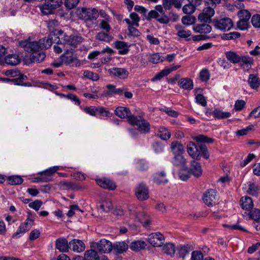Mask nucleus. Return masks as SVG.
<instances>
[{
    "mask_svg": "<svg viewBox=\"0 0 260 260\" xmlns=\"http://www.w3.org/2000/svg\"><path fill=\"white\" fill-rule=\"evenodd\" d=\"M58 25V21L56 20L50 21L48 23L49 30L54 32V35L56 36L59 41L62 42L66 48L75 50L77 45L81 43L83 38L81 36L77 35L68 36L61 29H54L53 26Z\"/></svg>",
    "mask_w": 260,
    "mask_h": 260,
    "instance_id": "nucleus-1",
    "label": "nucleus"
},
{
    "mask_svg": "<svg viewBox=\"0 0 260 260\" xmlns=\"http://www.w3.org/2000/svg\"><path fill=\"white\" fill-rule=\"evenodd\" d=\"M76 13L79 19L86 22L95 21L99 17L98 11L95 8L79 7Z\"/></svg>",
    "mask_w": 260,
    "mask_h": 260,
    "instance_id": "nucleus-2",
    "label": "nucleus"
},
{
    "mask_svg": "<svg viewBox=\"0 0 260 260\" xmlns=\"http://www.w3.org/2000/svg\"><path fill=\"white\" fill-rule=\"evenodd\" d=\"M129 123L136 125L138 129L142 133L146 134L150 132L149 123L141 116H134L129 119Z\"/></svg>",
    "mask_w": 260,
    "mask_h": 260,
    "instance_id": "nucleus-3",
    "label": "nucleus"
},
{
    "mask_svg": "<svg viewBox=\"0 0 260 260\" xmlns=\"http://www.w3.org/2000/svg\"><path fill=\"white\" fill-rule=\"evenodd\" d=\"M212 23L215 28L223 31L229 30L233 26V21L227 17L215 18Z\"/></svg>",
    "mask_w": 260,
    "mask_h": 260,
    "instance_id": "nucleus-4",
    "label": "nucleus"
},
{
    "mask_svg": "<svg viewBox=\"0 0 260 260\" xmlns=\"http://www.w3.org/2000/svg\"><path fill=\"white\" fill-rule=\"evenodd\" d=\"M75 50H73L71 52H68L67 53L62 54L60 57V60L62 62L68 66L70 67H79L81 64L80 60H79L77 56L74 55L73 54L75 53Z\"/></svg>",
    "mask_w": 260,
    "mask_h": 260,
    "instance_id": "nucleus-5",
    "label": "nucleus"
},
{
    "mask_svg": "<svg viewBox=\"0 0 260 260\" xmlns=\"http://www.w3.org/2000/svg\"><path fill=\"white\" fill-rule=\"evenodd\" d=\"M46 3L41 7V12L44 15L53 13L56 8L59 7L62 3V0H45Z\"/></svg>",
    "mask_w": 260,
    "mask_h": 260,
    "instance_id": "nucleus-6",
    "label": "nucleus"
},
{
    "mask_svg": "<svg viewBox=\"0 0 260 260\" xmlns=\"http://www.w3.org/2000/svg\"><path fill=\"white\" fill-rule=\"evenodd\" d=\"M34 224V220L27 218L23 223L20 225L16 232L13 234V238L18 239L20 238L22 234L28 231Z\"/></svg>",
    "mask_w": 260,
    "mask_h": 260,
    "instance_id": "nucleus-7",
    "label": "nucleus"
},
{
    "mask_svg": "<svg viewBox=\"0 0 260 260\" xmlns=\"http://www.w3.org/2000/svg\"><path fill=\"white\" fill-rule=\"evenodd\" d=\"M203 200L208 206H213L217 201V192L212 189L207 190L203 194Z\"/></svg>",
    "mask_w": 260,
    "mask_h": 260,
    "instance_id": "nucleus-8",
    "label": "nucleus"
},
{
    "mask_svg": "<svg viewBox=\"0 0 260 260\" xmlns=\"http://www.w3.org/2000/svg\"><path fill=\"white\" fill-rule=\"evenodd\" d=\"M21 47L24 48V50L27 52H30L31 54L39 52L41 49L39 42L29 41L25 40L20 42Z\"/></svg>",
    "mask_w": 260,
    "mask_h": 260,
    "instance_id": "nucleus-9",
    "label": "nucleus"
},
{
    "mask_svg": "<svg viewBox=\"0 0 260 260\" xmlns=\"http://www.w3.org/2000/svg\"><path fill=\"white\" fill-rule=\"evenodd\" d=\"M27 77L26 76L21 74L19 75L18 77L10 79L9 78H1V81L11 83L14 85H21L23 86H30L31 84L29 82H23L27 80Z\"/></svg>",
    "mask_w": 260,
    "mask_h": 260,
    "instance_id": "nucleus-10",
    "label": "nucleus"
},
{
    "mask_svg": "<svg viewBox=\"0 0 260 260\" xmlns=\"http://www.w3.org/2000/svg\"><path fill=\"white\" fill-rule=\"evenodd\" d=\"M148 241L153 246L160 247L163 244L165 238L160 233L157 232L150 234L148 237Z\"/></svg>",
    "mask_w": 260,
    "mask_h": 260,
    "instance_id": "nucleus-11",
    "label": "nucleus"
},
{
    "mask_svg": "<svg viewBox=\"0 0 260 260\" xmlns=\"http://www.w3.org/2000/svg\"><path fill=\"white\" fill-rule=\"evenodd\" d=\"M95 245V248L101 253H109L113 249L112 243L105 239H101L100 241L96 242Z\"/></svg>",
    "mask_w": 260,
    "mask_h": 260,
    "instance_id": "nucleus-12",
    "label": "nucleus"
},
{
    "mask_svg": "<svg viewBox=\"0 0 260 260\" xmlns=\"http://www.w3.org/2000/svg\"><path fill=\"white\" fill-rule=\"evenodd\" d=\"M187 151L193 160H199L201 159L199 144L197 145L194 142H189L187 145Z\"/></svg>",
    "mask_w": 260,
    "mask_h": 260,
    "instance_id": "nucleus-13",
    "label": "nucleus"
},
{
    "mask_svg": "<svg viewBox=\"0 0 260 260\" xmlns=\"http://www.w3.org/2000/svg\"><path fill=\"white\" fill-rule=\"evenodd\" d=\"M135 194L139 200L144 201L149 198L148 189L144 183H140L138 185L135 191Z\"/></svg>",
    "mask_w": 260,
    "mask_h": 260,
    "instance_id": "nucleus-14",
    "label": "nucleus"
},
{
    "mask_svg": "<svg viewBox=\"0 0 260 260\" xmlns=\"http://www.w3.org/2000/svg\"><path fill=\"white\" fill-rule=\"evenodd\" d=\"M190 174L196 178L201 177L203 174L201 165L197 160H192L190 162V167L188 168Z\"/></svg>",
    "mask_w": 260,
    "mask_h": 260,
    "instance_id": "nucleus-15",
    "label": "nucleus"
},
{
    "mask_svg": "<svg viewBox=\"0 0 260 260\" xmlns=\"http://www.w3.org/2000/svg\"><path fill=\"white\" fill-rule=\"evenodd\" d=\"M108 71L111 76L122 80L126 79L129 75L128 71L124 68L114 67L110 69Z\"/></svg>",
    "mask_w": 260,
    "mask_h": 260,
    "instance_id": "nucleus-16",
    "label": "nucleus"
},
{
    "mask_svg": "<svg viewBox=\"0 0 260 260\" xmlns=\"http://www.w3.org/2000/svg\"><path fill=\"white\" fill-rule=\"evenodd\" d=\"M151 18L155 19L158 22L161 24H168L170 22V18L167 15L159 17L158 13L155 10H151L148 13L146 19L149 21Z\"/></svg>",
    "mask_w": 260,
    "mask_h": 260,
    "instance_id": "nucleus-17",
    "label": "nucleus"
},
{
    "mask_svg": "<svg viewBox=\"0 0 260 260\" xmlns=\"http://www.w3.org/2000/svg\"><path fill=\"white\" fill-rule=\"evenodd\" d=\"M115 114L120 118H127L129 122V119L135 116L131 113L128 108L123 107H117L115 110Z\"/></svg>",
    "mask_w": 260,
    "mask_h": 260,
    "instance_id": "nucleus-18",
    "label": "nucleus"
},
{
    "mask_svg": "<svg viewBox=\"0 0 260 260\" xmlns=\"http://www.w3.org/2000/svg\"><path fill=\"white\" fill-rule=\"evenodd\" d=\"M70 248L74 251L81 252L85 249V244L81 240L73 239L69 242Z\"/></svg>",
    "mask_w": 260,
    "mask_h": 260,
    "instance_id": "nucleus-19",
    "label": "nucleus"
},
{
    "mask_svg": "<svg viewBox=\"0 0 260 260\" xmlns=\"http://www.w3.org/2000/svg\"><path fill=\"white\" fill-rule=\"evenodd\" d=\"M55 247L60 252H66L70 248V244L65 238H58L56 240Z\"/></svg>",
    "mask_w": 260,
    "mask_h": 260,
    "instance_id": "nucleus-20",
    "label": "nucleus"
},
{
    "mask_svg": "<svg viewBox=\"0 0 260 260\" xmlns=\"http://www.w3.org/2000/svg\"><path fill=\"white\" fill-rule=\"evenodd\" d=\"M184 0H162V6L166 10H170L174 6L177 9L181 8Z\"/></svg>",
    "mask_w": 260,
    "mask_h": 260,
    "instance_id": "nucleus-21",
    "label": "nucleus"
},
{
    "mask_svg": "<svg viewBox=\"0 0 260 260\" xmlns=\"http://www.w3.org/2000/svg\"><path fill=\"white\" fill-rule=\"evenodd\" d=\"M97 184L101 187L105 189L114 190L116 188V184L111 180L107 179H96Z\"/></svg>",
    "mask_w": 260,
    "mask_h": 260,
    "instance_id": "nucleus-22",
    "label": "nucleus"
},
{
    "mask_svg": "<svg viewBox=\"0 0 260 260\" xmlns=\"http://www.w3.org/2000/svg\"><path fill=\"white\" fill-rule=\"evenodd\" d=\"M207 23H202V24H197L193 26V29L196 32L200 34L209 33L212 30V27Z\"/></svg>",
    "mask_w": 260,
    "mask_h": 260,
    "instance_id": "nucleus-23",
    "label": "nucleus"
},
{
    "mask_svg": "<svg viewBox=\"0 0 260 260\" xmlns=\"http://www.w3.org/2000/svg\"><path fill=\"white\" fill-rule=\"evenodd\" d=\"M115 47L119 50L118 54L121 55L126 54L129 51V46L123 41H117L115 42Z\"/></svg>",
    "mask_w": 260,
    "mask_h": 260,
    "instance_id": "nucleus-24",
    "label": "nucleus"
},
{
    "mask_svg": "<svg viewBox=\"0 0 260 260\" xmlns=\"http://www.w3.org/2000/svg\"><path fill=\"white\" fill-rule=\"evenodd\" d=\"M153 180L157 184H165L168 181L166 177V174L164 171H160L154 174Z\"/></svg>",
    "mask_w": 260,
    "mask_h": 260,
    "instance_id": "nucleus-25",
    "label": "nucleus"
},
{
    "mask_svg": "<svg viewBox=\"0 0 260 260\" xmlns=\"http://www.w3.org/2000/svg\"><path fill=\"white\" fill-rule=\"evenodd\" d=\"M21 61V58L16 54H9L5 58V62L11 66L18 64Z\"/></svg>",
    "mask_w": 260,
    "mask_h": 260,
    "instance_id": "nucleus-26",
    "label": "nucleus"
},
{
    "mask_svg": "<svg viewBox=\"0 0 260 260\" xmlns=\"http://www.w3.org/2000/svg\"><path fill=\"white\" fill-rule=\"evenodd\" d=\"M40 50L39 52L34 53L30 55V60L31 62L40 63L46 57L45 53Z\"/></svg>",
    "mask_w": 260,
    "mask_h": 260,
    "instance_id": "nucleus-27",
    "label": "nucleus"
},
{
    "mask_svg": "<svg viewBox=\"0 0 260 260\" xmlns=\"http://www.w3.org/2000/svg\"><path fill=\"white\" fill-rule=\"evenodd\" d=\"M178 85L185 90H191L193 88V84L190 79L184 78L179 81Z\"/></svg>",
    "mask_w": 260,
    "mask_h": 260,
    "instance_id": "nucleus-28",
    "label": "nucleus"
},
{
    "mask_svg": "<svg viewBox=\"0 0 260 260\" xmlns=\"http://www.w3.org/2000/svg\"><path fill=\"white\" fill-rule=\"evenodd\" d=\"M146 246V244L144 241L137 240L133 241L129 245V248L132 250L137 252L145 249Z\"/></svg>",
    "mask_w": 260,
    "mask_h": 260,
    "instance_id": "nucleus-29",
    "label": "nucleus"
},
{
    "mask_svg": "<svg viewBox=\"0 0 260 260\" xmlns=\"http://www.w3.org/2000/svg\"><path fill=\"white\" fill-rule=\"evenodd\" d=\"M128 245L124 242H116L113 245L114 251L118 253H122L128 249Z\"/></svg>",
    "mask_w": 260,
    "mask_h": 260,
    "instance_id": "nucleus-30",
    "label": "nucleus"
},
{
    "mask_svg": "<svg viewBox=\"0 0 260 260\" xmlns=\"http://www.w3.org/2000/svg\"><path fill=\"white\" fill-rule=\"evenodd\" d=\"M101 15L103 17L105 18L104 20H102L100 23V27L107 31V32H110V31L111 29V27L109 24V16L106 14L105 13H104L103 14L101 13Z\"/></svg>",
    "mask_w": 260,
    "mask_h": 260,
    "instance_id": "nucleus-31",
    "label": "nucleus"
},
{
    "mask_svg": "<svg viewBox=\"0 0 260 260\" xmlns=\"http://www.w3.org/2000/svg\"><path fill=\"white\" fill-rule=\"evenodd\" d=\"M248 83L252 89H256L260 85V80L257 75L250 74L248 79Z\"/></svg>",
    "mask_w": 260,
    "mask_h": 260,
    "instance_id": "nucleus-32",
    "label": "nucleus"
},
{
    "mask_svg": "<svg viewBox=\"0 0 260 260\" xmlns=\"http://www.w3.org/2000/svg\"><path fill=\"white\" fill-rule=\"evenodd\" d=\"M192 250V247L191 245L186 244L181 245L178 249V254L179 257L184 258L185 256L189 253V252Z\"/></svg>",
    "mask_w": 260,
    "mask_h": 260,
    "instance_id": "nucleus-33",
    "label": "nucleus"
},
{
    "mask_svg": "<svg viewBox=\"0 0 260 260\" xmlns=\"http://www.w3.org/2000/svg\"><path fill=\"white\" fill-rule=\"evenodd\" d=\"M172 162L174 166L182 167L186 166V159L180 154L175 155L172 158Z\"/></svg>",
    "mask_w": 260,
    "mask_h": 260,
    "instance_id": "nucleus-34",
    "label": "nucleus"
},
{
    "mask_svg": "<svg viewBox=\"0 0 260 260\" xmlns=\"http://www.w3.org/2000/svg\"><path fill=\"white\" fill-rule=\"evenodd\" d=\"M225 55L227 59L233 63L240 62V56L234 51H227L225 52Z\"/></svg>",
    "mask_w": 260,
    "mask_h": 260,
    "instance_id": "nucleus-35",
    "label": "nucleus"
},
{
    "mask_svg": "<svg viewBox=\"0 0 260 260\" xmlns=\"http://www.w3.org/2000/svg\"><path fill=\"white\" fill-rule=\"evenodd\" d=\"M95 39L100 41L109 42L113 39V37L110 35L109 32L102 31L96 35Z\"/></svg>",
    "mask_w": 260,
    "mask_h": 260,
    "instance_id": "nucleus-36",
    "label": "nucleus"
},
{
    "mask_svg": "<svg viewBox=\"0 0 260 260\" xmlns=\"http://www.w3.org/2000/svg\"><path fill=\"white\" fill-rule=\"evenodd\" d=\"M171 149L173 153L175 155L180 154L184 151L183 146L177 141H173L171 145Z\"/></svg>",
    "mask_w": 260,
    "mask_h": 260,
    "instance_id": "nucleus-37",
    "label": "nucleus"
},
{
    "mask_svg": "<svg viewBox=\"0 0 260 260\" xmlns=\"http://www.w3.org/2000/svg\"><path fill=\"white\" fill-rule=\"evenodd\" d=\"M129 17L132 20H130L128 18H125L124 21L127 24H132L134 25L135 26L138 27L139 26V21L140 20V18L138 16V15L136 13H132L129 15Z\"/></svg>",
    "mask_w": 260,
    "mask_h": 260,
    "instance_id": "nucleus-38",
    "label": "nucleus"
},
{
    "mask_svg": "<svg viewBox=\"0 0 260 260\" xmlns=\"http://www.w3.org/2000/svg\"><path fill=\"white\" fill-rule=\"evenodd\" d=\"M213 115L215 118L220 119L229 118L231 116V114L229 112H223L219 109H215L213 111Z\"/></svg>",
    "mask_w": 260,
    "mask_h": 260,
    "instance_id": "nucleus-39",
    "label": "nucleus"
},
{
    "mask_svg": "<svg viewBox=\"0 0 260 260\" xmlns=\"http://www.w3.org/2000/svg\"><path fill=\"white\" fill-rule=\"evenodd\" d=\"M241 202V206L243 209L249 210L253 206L252 199L249 197L242 198Z\"/></svg>",
    "mask_w": 260,
    "mask_h": 260,
    "instance_id": "nucleus-40",
    "label": "nucleus"
},
{
    "mask_svg": "<svg viewBox=\"0 0 260 260\" xmlns=\"http://www.w3.org/2000/svg\"><path fill=\"white\" fill-rule=\"evenodd\" d=\"M51 35L49 37L40 39L39 42L42 50L46 49L51 47L53 43L52 37H51Z\"/></svg>",
    "mask_w": 260,
    "mask_h": 260,
    "instance_id": "nucleus-41",
    "label": "nucleus"
},
{
    "mask_svg": "<svg viewBox=\"0 0 260 260\" xmlns=\"http://www.w3.org/2000/svg\"><path fill=\"white\" fill-rule=\"evenodd\" d=\"M7 180L8 184L12 185H20L23 182V179L21 177L18 175L9 176L7 178Z\"/></svg>",
    "mask_w": 260,
    "mask_h": 260,
    "instance_id": "nucleus-42",
    "label": "nucleus"
},
{
    "mask_svg": "<svg viewBox=\"0 0 260 260\" xmlns=\"http://www.w3.org/2000/svg\"><path fill=\"white\" fill-rule=\"evenodd\" d=\"M157 136L163 140H167L171 137V133L165 127H160Z\"/></svg>",
    "mask_w": 260,
    "mask_h": 260,
    "instance_id": "nucleus-43",
    "label": "nucleus"
},
{
    "mask_svg": "<svg viewBox=\"0 0 260 260\" xmlns=\"http://www.w3.org/2000/svg\"><path fill=\"white\" fill-rule=\"evenodd\" d=\"M247 192L251 196H257L260 193V187L255 183H250Z\"/></svg>",
    "mask_w": 260,
    "mask_h": 260,
    "instance_id": "nucleus-44",
    "label": "nucleus"
},
{
    "mask_svg": "<svg viewBox=\"0 0 260 260\" xmlns=\"http://www.w3.org/2000/svg\"><path fill=\"white\" fill-rule=\"evenodd\" d=\"M84 255L85 260H100L97 252L93 249L86 250Z\"/></svg>",
    "mask_w": 260,
    "mask_h": 260,
    "instance_id": "nucleus-45",
    "label": "nucleus"
},
{
    "mask_svg": "<svg viewBox=\"0 0 260 260\" xmlns=\"http://www.w3.org/2000/svg\"><path fill=\"white\" fill-rule=\"evenodd\" d=\"M53 49L54 52L57 53H60L62 51L64 52L63 53H67L68 52H71L73 51V50L72 49L69 50L68 49L66 48L64 46V44L62 42H60V41H59V40L57 42V45L54 46Z\"/></svg>",
    "mask_w": 260,
    "mask_h": 260,
    "instance_id": "nucleus-46",
    "label": "nucleus"
},
{
    "mask_svg": "<svg viewBox=\"0 0 260 260\" xmlns=\"http://www.w3.org/2000/svg\"><path fill=\"white\" fill-rule=\"evenodd\" d=\"M176 247L174 244L168 243L164 245L162 251L167 255L172 256L175 254Z\"/></svg>",
    "mask_w": 260,
    "mask_h": 260,
    "instance_id": "nucleus-47",
    "label": "nucleus"
},
{
    "mask_svg": "<svg viewBox=\"0 0 260 260\" xmlns=\"http://www.w3.org/2000/svg\"><path fill=\"white\" fill-rule=\"evenodd\" d=\"M112 208V203L110 200L102 201L100 205L99 209L103 212H108Z\"/></svg>",
    "mask_w": 260,
    "mask_h": 260,
    "instance_id": "nucleus-48",
    "label": "nucleus"
},
{
    "mask_svg": "<svg viewBox=\"0 0 260 260\" xmlns=\"http://www.w3.org/2000/svg\"><path fill=\"white\" fill-rule=\"evenodd\" d=\"M193 140L201 143H212L214 140L203 135H200L193 138Z\"/></svg>",
    "mask_w": 260,
    "mask_h": 260,
    "instance_id": "nucleus-49",
    "label": "nucleus"
},
{
    "mask_svg": "<svg viewBox=\"0 0 260 260\" xmlns=\"http://www.w3.org/2000/svg\"><path fill=\"white\" fill-rule=\"evenodd\" d=\"M196 20V17L190 15L184 16L181 19L182 23L185 25L193 24L195 23Z\"/></svg>",
    "mask_w": 260,
    "mask_h": 260,
    "instance_id": "nucleus-50",
    "label": "nucleus"
},
{
    "mask_svg": "<svg viewBox=\"0 0 260 260\" xmlns=\"http://www.w3.org/2000/svg\"><path fill=\"white\" fill-rule=\"evenodd\" d=\"M179 178L183 181H186L190 177V173L188 170V168L186 167L184 169H182L179 172Z\"/></svg>",
    "mask_w": 260,
    "mask_h": 260,
    "instance_id": "nucleus-51",
    "label": "nucleus"
},
{
    "mask_svg": "<svg viewBox=\"0 0 260 260\" xmlns=\"http://www.w3.org/2000/svg\"><path fill=\"white\" fill-rule=\"evenodd\" d=\"M97 116L100 118H102L104 117H109L111 114V113L106 109V108L99 106L98 107L97 109Z\"/></svg>",
    "mask_w": 260,
    "mask_h": 260,
    "instance_id": "nucleus-52",
    "label": "nucleus"
},
{
    "mask_svg": "<svg viewBox=\"0 0 260 260\" xmlns=\"http://www.w3.org/2000/svg\"><path fill=\"white\" fill-rule=\"evenodd\" d=\"M196 9V7L190 3L184 5L182 8L183 13L186 14H192L195 11Z\"/></svg>",
    "mask_w": 260,
    "mask_h": 260,
    "instance_id": "nucleus-53",
    "label": "nucleus"
},
{
    "mask_svg": "<svg viewBox=\"0 0 260 260\" xmlns=\"http://www.w3.org/2000/svg\"><path fill=\"white\" fill-rule=\"evenodd\" d=\"M238 16L240 18V20L248 21L251 17V14L248 11L242 10L239 11Z\"/></svg>",
    "mask_w": 260,
    "mask_h": 260,
    "instance_id": "nucleus-54",
    "label": "nucleus"
},
{
    "mask_svg": "<svg viewBox=\"0 0 260 260\" xmlns=\"http://www.w3.org/2000/svg\"><path fill=\"white\" fill-rule=\"evenodd\" d=\"M128 26L127 27L128 33V36H133L135 37H137L140 36V32L138 30V29L134 27V25L132 24H128Z\"/></svg>",
    "mask_w": 260,
    "mask_h": 260,
    "instance_id": "nucleus-55",
    "label": "nucleus"
},
{
    "mask_svg": "<svg viewBox=\"0 0 260 260\" xmlns=\"http://www.w3.org/2000/svg\"><path fill=\"white\" fill-rule=\"evenodd\" d=\"M149 60L153 63H157L164 60L163 57L161 56L160 53H154L150 55Z\"/></svg>",
    "mask_w": 260,
    "mask_h": 260,
    "instance_id": "nucleus-56",
    "label": "nucleus"
},
{
    "mask_svg": "<svg viewBox=\"0 0 260 260\" xmlns=\"http://www.w3.org/2000/svg\"><path fill=\"white\" fill-rule=\"evenodd\" d=\"M80 0H65L64 3L65 7L67 9L71 10L76 8Z\"/></svg>",
    "mask_w": 260,
    "mask_h": 260,
    "instance_id": "nucleus-57",
    "label": "nucleus"
},
{
    "mask_svg": "<svg viewBox=\"0 0 260 260\" xmlns=\"http://www.w3.org/2000/svg\"><path fill=\"white\" fill-rule=\"evenodd\" d=\"M241 34L239 32L234 31L228 34H224L222 38L229 40L239 38Z\"/></svg>",
    "mask_w": 260,
    "mask_h": 260,
    "instance_id": "nucleus-58",
    "label": "nucleus"
},
{
    "mask_svg": "<svg viewBox=\"0 0 260 260\" xmlns=\"http://www.w3.org/2000/svg\"><path fill=\"white\" fill-rule=\"evenodd\" d=\"M249 215L251 219L260 222V210L254 209L250 212Z\"/></svg>",
    "mask_w": 260,
    "mask_h": 260,
    "instance_id": "nucleus-59",
    "label": "nucleus"
},
{
    "mask_svg": "<svg viewBox=\"0 0 260 260\" xmlns=\"http://www.w3.org/2000/svg\"><path fill=\"white\" fill-rule=\"evenodd\" d=\"M240 62H242L246 65L248 68H249L251 67V64L253 63V59L248 56H240Z\"/></svg>",
    "mask_w": 260,
    "mask_h": 260,
    "instance_id": "nucleus-60",
    "label": "nucleus"
},
{
    "mask_svg": "<svg viewBox=\"0 0 260 260\" xmlns=\"http://www.w3.org/2000/svg\"><path fill=\"white\" fill-rule=\"evenodd\" d=\"M60 96L67 98L75 102V104L77 105L80 104V101L79 99L75 94L72 93H69L67 95L63 94H60Z\"/></svg>",
    "mask_w": 260,
    "mask_h": 260,
    "instance_id": "nucleus-61",
    "label": "nucleus"
},
{
    "mask_svg": "<svg viewBox=\"0 0 260 260\" xmlns=\"http://www.w3.org/2000/svg\"><path fill=\"white\" fill-rule=\"evenodd\" d=\"M200 151L204 158L207 159L209 158L210 155L207 146L203 144H199Z\"/></svg>",
    "mask_w": 260,
    "mask_h": 260,
    "instance_id": "nucleus-62",
    "label": "nucleus"
},
{
    "mask_svg": "<svg viewBox=\"0 0 260 260\" xmlns=\"http://www.w3.org/2000/svg\"><path fill=\"white\" fill-rule=\"evenodd\" d=\"M168 74H169V71L167 70L166 68H165L160 72L156 74L155 76L152 78V80L153 81L159 80L164 77L167 76Z\"/></svg>",
    "mask_w": 260,
    "mask_h": 260,
    "instance_id": "nucleus-63",
    "label": "nucleus"
},
{
    "mask_svg": "<svg viewBox=\"0 0 260 260\" xmlns=\"http://www.w3.org/2000/svg\"><path fill=\"white\" fill-rule=\"evenodd\" d=\"M83 75L84 77L93 81H96L99 79V75L96 73L89 71H85Z\"/></svg>",
    "mask_w": 260,
    "mask_h": 260,
    "instance_id": "nucleus-64",
    "label": "nucleus"
}]
</instances>
